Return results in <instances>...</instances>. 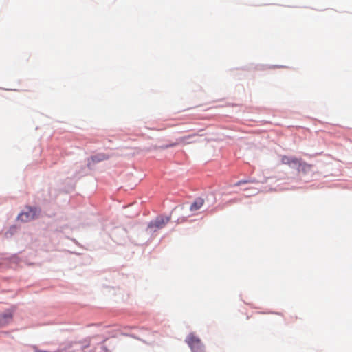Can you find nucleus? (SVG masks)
I'll use <instances>...</instances> for the list:
<instances>
[{
	"mask_svg": "<svg viewBox=\"0 0 352 352\" xmlns=\"http://www.w3.org/2000/svg\"><path fill=\"white\" fill-rule=\"evenodd\" d=\"M311 168V166L310 164H308L306 162H301L300 166H298V171L305 173L309 171Z\"/></svg>",
	"mask_w": 352,
	"mask_h": 352,
	"instance_id": "0eeeda50",
	"label": "nucleus"
},
{
	"mask_svg": "<svg viewBox=\"0 0 352 352\" xmlns=\"http://www.w3.org/2000/svg\"><path fill=\"white\" fill-rule=\"evenodd\" d=\"M108 159L109 156L105 153H98L91 157V160L94 163H98Z\"/></svg>",
	"mask_w": 352,
	"mask_h": 352,
	"instance_id": "39448f33",
	"label": "nucleus"
},
{
	"mask_svg": "<svg viewBox=\"0 0 352 352\" xmlns=\"http://www.w3.org/2000/svg\"><path fill=\"white\" fill-rule=\"evenodd\" d=\"M170 219L169 217H158L149 223L148 228L151 230L156 231L164 228L170 221Z\"/></svg>",
	"mask_w": 352,
	"mask_h": 352,
	"instance_id": "7ed1b4c3",
	"label": "nucleus"
},
{
	"mask_svg": "<svg viewBox=\"0 0 352 352\" xmlns=\"http://www.w3.org/2000/svg\"><path fill=\"white\" fill-rule=\"evenodd\" d=\"M292 160V157H288V156L284 155L281 157V162L283 164L291 166Z\"/></svg>",
	"mask_w": 352,
	"mask_h": 352,
	"instance_id": "1a4fd4ad",
	"label": "nucleus"
},
{
	"mask_svg": "<svg viewBox=\"0 0 352 352\" xmlns=\"http://www.w3.org/2000/svg\"><path fill=\"white\" fill-rule=\"evenodd\" d=\"M204 204V200L202 198L196 199L190 206V211L195 212L199 210L203 206Z\"/></svg>",
	"mask_w": 352,
	"mask_h": 352,
	"instance_id": "20e7f679",
	"label": "nucleus"
},
{
	"mask_svg": "<svg viewBox=\"0 0 352 352\" xmlns=\"http://www.w3.org/2000/svg\"><path fill=\"white\" fill-rule=\"evenodd\" d=\"M186 342L188 344L192 352H205V346L201 339L190 333L186 338Z\"/></svg>",
	"mask_w": 352,
	"mask_h": 352,
	"instance_id": "f257e3e1",
	"label": "nucleus"
},
{
	"mask_svg": "<svg viewBox=\"0 0 352 352\" xmlns=\"http://www.w3.org/2000/svg\"><path fill=\"white\" fill-rule=\"evenodd\" d=\"M241 183H245V182H239L238 184H240Z\"/></svg>",
	"mask_w": 352,
	"mask_h": 352,
	"instance_id": "9b49d317",
	"label": "nucleus"
},
{
	"mask_svg": "<svg viewBox=\"0 0 352 352\" xmlns=\"http://www.w3.org/2000/svg\"><path fill=\"white\" fill-rule=\"evenodd\" d=\"M12 317V316L11 314H6L3 315L0 318V323H1V324L6 323L8 320H11Z\"/></svg>",
	"mask_w": 352,
	"mask_h": 352,
	"instance_id": "6e6552de",
	"label": "nucleus"
},
{
	"mask_svg": "<svg viewBox=\"0 0 352 352\" xmlns=\"http://www.w3.org/2000/svg\"><path fill=\"white\" fill-rule=\"evenodd\" d=\"M301 160L298 159L296 157H292V162H291V167L295 168L296 167L298 168V166H300Z\"/></svg>",
	"mask_w": 352,
	"mask_h": 352,
	"instance_id": "9d476101",
	"label": "nucleus"
},
{
	"mask_svg": "<svg viewBox=\"0 0 352 352\" xmlns=\"http://www.w3.org/2000/svg\"><path fill=\"white\" fill-rule=\"evenodd\" d=\"M197 135L196 134H192V135H189L188 136H184V137H182V138H179L178 140H177V142L176 143H174V144H172L170 145V146H175L179 144H188V143H190V142H188V140L190 139V138H192L193 137H195Z\"/></svg>",
	"mask_w": 352,
	"mask_h": 352,
	"instance_id": "423d86ee",
	"label": "nucleus"
},
{
	"mask_svg": "<svg viewBox=\"0 0 352 352\" xmlns=\"http://www.w3.org/2000/svg\"><path fill=\"white\" fill-rule=\"evenodd\" d=\"M27 211L21 212L18 216V219L23 222H28L36 219L40 212V210L36 207L28 206Z\"/></svg>",
	"mask_w": 352,
	"mask_h": 352,
	"instance_id": "f03ea898",
	"label": "nucleus"
}]
</instances>
